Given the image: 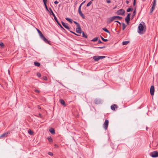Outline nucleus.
I'll return each instance as SVG.
<instances>
[{
	"label": "nucleus",
	"instance_id": "5fc2aeb1",
	"mask_svg": "<svg viewBox=\"0 0 158 158\" xmlns=\"http://www.w3.org/2000/svg\"><path fill=\"white\" fill-rule=\"evenodd\" d=\"M133 13L135 14L136 13V10H134Z\"/></svg>",
	"mask_w": 158,
	"mask_h": 158
},
{
	"label": "nucleus",
	"instance_id": "09e8293b",
	"mask_svg": "<svg viewBox=\"0 0 158 158\" xmlns=\"http://www.w3.org/2000/svg\"><path fill=\"white\" fill-rule=\"evenodd\" d=\"M115 22H117L119 24H121V23L119 22H118V21H115Z\"/></svg>",
	"mask_w": 158,
	"mask_h": 158
},
{
	"label": "nucleus",
	"instance_id": "ea45409f",
	"mask_svg": "<svg viewBox=\"0 0 158 158\" xmlns=\"http://www.w3.org/2000/svg\"><path fill=\"white\" fill-rule=\"evenodd\" d=\"M106 2L108 3H111V1L110 0H107Z\"/></svg>",
	"mask_w": 158,
	"mask_h": 158
},
{
	"label": "nucleus",
	"instance_id": "4c0bfd02",
	"mask_svg": "<svg viewBox=\"0 0 158 158\" xmlns=\"http://www.w3.org/2000/svg\"><path fill=\"white\" fill-rule=\"evenodd\" d=\"M37 75L38 77H40L41 76V74L40 73H38L37 74Z\"/></svg>",
	"mask_w": 158,
	"mask_h": 158
},
{
	"label": "nucleus",
	"instance_id": "f704fd0d",
	"mask_svg": "<svg viewBox=\"0 0 158 158\" xmlns=\"http://www.w3.org/2000/svg\"><path fill=\"white\" fill-rule=\"evenodd\" d=\"M48 154L50 156H52L53 154V153L52 152H49L48 153Z\"/></svg>",
	"mask_w": 158,
	"mask_h": 158
},
{
	"label": "nucleus",
	"instance_id": "aec40b11",
	"mask_svg": "<svg viewBox=\"0 0 158 158\" xmlns=\"http://www.w3.org/2000/svg\"><path fill=\"white\" fill-rule=\"evenodd\" d=\"M65 19L71 23H72L73 22V20L69 18H66Z\"/></svg>",
	"mask_w": 158,
	"mask_h": 158
},
{
	"label": "nucleus",
	"instance_id": "39448f33",
	"mask_svg": "<svg viewBox=\"0 0 158 158\" xmlns=\"http://www.w3.org/2000/svg\"><path fill=\"white\" fill-rule=\"evenodd\" d=\"M109 123V121L108 120H106L105 122L103 124V127L105 130H106L107 129V127Z\"/></svg>",
	"mask_w": 158,
	"mask_h": 158
},
{
	"label": "nucleus",
	"instance_id": "a211bd4d",
	"mask_svg": "<svg viewBox=\"0 0 158 158\" xmlns=\"http://www.w3.org/2000/svg\"><path fill=\"white\" fill-rule=\"evenodd\" d=\"M49 131L52 134H55V131L53 128H50L49 129Z\"/></svg>",
	"mask_w": 158,
	"mask_h": 158
},
{
	"label": "nucleus",
	"instance_id": "ddd939ff",
	"mask_svg": "<svg viewBox=\"0 0 158 158\" xmlns=\"http://www.w3.org/2000/svg\"><path fill=\"white\" fill-rule=\"evenodd\" d=\"M82 33V37L85 38H87V34L85 33L83 31H82L81 28L80 27V34H81Z\"/></svg>",
	"mask_w": 158,
	"mask_h": 158
},
{
	"label": "nucleus",
	"instance_id": "4468645a",
	"mask_svg": "<svg viewBox=\"0 0 158 158\" xmlns=\"http://www.w3.org/2000/svg\"><path fill=\"white\" fill-rule=\"evenodd\" d=\"M10 133V132H7L6 133H4V134H2L0 135V138L6 137L7 136L8 134Z\"/></svg>",
	"mask_w": 158,
	"mask_h": 158
},
{
	"label": "nucleus",
	"instance_id": "bf43d9fd",
	"mask_svg": "<svg viewBox=\"0 0 158 158\" xmlns=\"http://www.w3.org/2000/svg\"><path fill=\"white\" fill-rule=\"evenodd\" d=\"M119 10H123L122 9H120Z\"/></svg>",
	"mask_w": 158,
	"mask_h": 158
},
{
	"label": "nucleus",
	"instance_id": "f03ea898",
	"mask_svg": "<svg viewBox=\"0 0 158 158\" xmlns=\"http://www.w3.org/2000/svg\"><path fill=\"white\" fill-rule=\"evenodd\" d=\"M144 28L143 25L142 23H140L138 27V28L140 32H139V33L140 34H142L143 33L141 32L144 31V32H145V30L144 29Z\"/></svg>",
	"mask_w": 158,
	"mask_h": 158
},
{
	"label": "nucleus",
	"instance_id": "4d7b16f0",
	"mask_svg": "<svg viewBox=\"0 0 158 158\" xmlns=\"http://www.w3.org/2000/svg\"><path fill=\"white\" fill-rule=\"evenodd\" d=\"M127 12H129L131 11V10H127Z\"/></svg>",
	"mask_w": 158,
	"mask_h": 158
},
{
	"label": "nucleus",
	"instance_id": "49530a36",
	"mask_svg": "<svg viewBox=\"0 0 158 158\" xmlns=\"http://www.w3.org/2000/svg\"><path fill=\"white\" fill-rule=\"evenodd\" d=\"M153 11V10H151L150 11V13H149L150 15L152 14Z\"/></svg>",
	"mask_w": 158,
	"mask_h": 158
},
{
	"label": "nucleus",
	"instance_id": "e433bc0d",
	"mask_svg": "<svg viewBox=\"0 0 158 158\" xmlns=\"http://www.w3.org/2000/svg\"><path fill=\"white\" fill-rule=\"evenodd\" d=\"M44 4H45V3H47V0H43Z\"/></svg>",
	"mask_w": 158,
	"mask_h": 158
},
{
	"label": "nucleus",
	"instance_id": "bb28decb",
	"mask_svg": "<svg viewBox=\"0 0 158 158\" xmlns=\"http://www.w3.org/2000/svg\"><path fill=\"white\" fill-rule=\"evenodd\" d=\"M123 30H124L126 27V25L124 23H122Z\"/></svg>",
	"mask_w": 158,
	"mask_h": 158
},
{
	"label": "nucleus",
	"instance_id": "864d4df0",
	"mask_svg": "<svg viewBox=\"0 0 158 158\" xmlns=\"http://www.w3.org/2000/svg\"><path fill=\"white\" fill-rule=\"evenodd\" d=\"M38 108L39 109H41L40 107L39 106H38Z\"/></svg>",
	"mask_w": 158,
	"mask_h": 158
},
{
	"label": "nucleus",
	"instance_id": "6ab92c4d",
	"mask_svg": "<svg viewBox=\"0 0 158 158\" xmlns=\"http://www.w3.org/2000/svg\"><path fill=\"white\" fill-rule=\"evenodd\" d=\"M60 102L62 105L64 106H66V104H65L64 101L62 99H60Z\"/></svg>",
	"mask_w": 158,
	"mask_h": 158
},
{
	"label": "nucleus",
	"instance_id": "473e14b6",
	"mask_svg": "<svg viewBox=\"0 0 158 158\" xmlns=\"http://www.w3.org/2000/svg\"><path fill=\"white\" fill-rule=\"evenodd\" d=\"M0 46L2 47H3L4 46V44L2 42H0Z\"/></svg>",
	"mask_w": 158,
	"mask_h": 158
},
{
	"label": "nucleus",
	"instance_id": "052dcab7",
	"mask_svg": "<svg viewBox=\"0 0 158 158\" xmlns=\"http://www.w3.org/2000/svg\"><path fill=\"white\" fill-rule=\"evenodd\" d=\"M61 4H60V5H59V6H61Z\"/></svg>",
	"mask_w": 158,
	"mask_h": 158
},
{
	"label": "nucleus",
	"instance_id": "2f4dec72",
	"mask_svg": "<svg viewBox=\"0 0 158 158\" xmlns=\"http://www.w3.org/2000/svg\"><path fill=\"white\" fill-rule=\"evenodd\" d=\"M92 2L91 1L89 2L87 4V6H90L91 5V4H92Z\"/></svg>",
	"mask_w": 158,
	"mask_h": 158
},
{
	"label": "nucleus",
	"instance_id": "5701e85b",
	"mask_svg": "<svg viewBox=\"0 0 158 158\" xmlns=\"http://www.w3.org/2000/svg\"><path fill=\"white\" fill-rule=\"evenodd\" d=\"M80 15L81 16V17L83 19L85 18V16L82 13L81 10H80Z\"/></svg>",
	"mask_w": 158,
	"mask_h": 158
},
{
	"label": "nucleus",
	"instance_id": "dca6fc26",
	"mask_svg": "<svg viewBox=\"0 0 158 158\" xmlns=\"http://www.w3.org/2000/svg\"><path fill=\"white\" fill-rule=\"evenodd\" d=\"M73 22L77 25L76 31L77 33H79V24L77 22L73 21Z\"/></svg>",
	"mask_w": 158,
	"mask_h": 158
},
{
	"label": "nucleus",
	"instance_id": "9d476101",
	"mask_svg": "<svg viewBox=\"0 0 158 158\" xmlns=\"http://www.w3.org/2000/svg\"><path fill=\"white\" fill-rule=\"evenodd\" d=\"M61 23L62 25L66 29L69 30L70 29V28L69 27L68 24L67 23H65L63 21L61 22Z\"/></svg>",
	"mask_w": 158,
	"mask_h": 158
},
{
	"label": "nucleus",
	"instance_id": "7c9ffc66",
	"mask_svg": "<svg viewBox=\"0 0 158 158\" xmlns=\"http://www.w3.org/2000/svg\"><path fill=\"white\" fill-rule=\"evenodd\" d=\"M114 17H117V18H115V20L116 19H121L122 18V17H120L119 16H114Z\"/></svg>",
	"mask_w": 158,
	"mask_h": 158
},
{
	"label": "nucleus",
	"instance_id": "e2e57ef3",
	"mask_svg": "<svg viewBox=\"0 0 158 158\" xmlns=\"http://www.w3.org/2000/svg\"><path fill=\"white\" fill-rule=\"evenodd\" d=\"M79 10H78V13H79Z\"/></svg>",
	"mask_w": 158,
	"mask_h": 158
},
{
	"label": "nucleus",
	"instance_id": "c85d7f7f",
	"mask_svg": "<svg viewBox=\"0 0 158 158\" xmlns=\"http://www.w3.org/2000/svg\"><path fill=\"white\" fill-rule=\"evenodd\" d=\"M98 40V37H96L94 38L93 40H92V41L94 42H95L97 41Z\"/></svg>",
	"mask_w": 158,
	"mask_h": 158
},
{
	"label": "nucleus",
	"instance_id": "69168bd1",
	"mask_svg": "<svg viewBox=\"0 0 158 158\" xmlns=\"http://www.w3.org/2000/svg\"><path fill=\"white\" fill-rule=\"evenodd\" d=\"M92 1H93V0H91Z\"/></svg>",
	"mask_w": 158,
	"mask_h": 158
},
{
	"label": "nucleus",
	"instance_id": "8fccbe9b",
	"mask_svg": "<svg viewBox=\"0 0 158 158\" xmlns=\"http://www.w3.org/2000/svg\"><path fill=\"white\" fill-rule=\"evenodd\" d=\"M39 117H41L42 115H41V114H39Z\"/></svg>",
	"mask_w": 158,
	"mask_h": 158
},
{
	"label": "nucleus",
	"instance_id": "a19ab883",
	"mask_svg": "<svg viewBox=\"0 0 158 158\" xmlns=\"http://www.w3.org/2000/svg\"><path fill=\"white\" fill-rule=\"evenodd\" d=\"M85 2V1H84L83 2L81 5H80V10H81V5L83 4V3Z\"/></svg>",
	"mask_w": 158,
	"mask_h": 158
},
{
	"label": "nucleus",
	"instance_id": "cd10ccee",
	"mask_svg": "<svg viewBox=\"0 0 158 158\" xmlns=\"http://www.w3.org/2000/svg\"><path fill=\"white\" fill-rule=\"evenodd\" d=\"M28 133L31 135H33V133L32 131L30 130H29L28 131Z\"/></svg>",
	"mask_w": 158,
	"mask_h": 158
},
{
	"label": "nucleus",
	"instance_id": "9b49d317",
	"mask_svg": "<svg viewBox=\"0 0 158 158\" xmlns=\"http://www.w3.org/2000/svg\"><path fill=\"white\" fill-rule=\"evenodd\" d=\"M40 38L43 40L45 43L49 44L50 41H48L47 39H46L45 37L43 35L42 36L40 37Z\"/></svg>",
	"mask_w": 158,
	"mask_h": 158
},
{
	"label": "nucleus",
	"instance_id": "79ce46f5",
	"mask_svg": "<svg viewBox=\"0 0 158 158\" xmlns=\"http://www.w3.org/2000/svg\"><path fill=\"white\" fill-rule=\"evenodd\" d=\"M98 43L99 44H102L103 43L100 40H98Z\"/></svg>",
	"mask_w": 158,
	"mask_h": 158
},
{
	"label": "nucleus",
	"instance_id": "423d86ee",
	"mask_svg": "<svg viewBox=\"0 0 158 158\" xmlns=\"http://www.w3.org/2000/svg\"><path fill=\"white\" fill-rule=\"evenodd\" d=\"M151 156L152 157H156L158 156V152L156 151H154L151 153Z\"/></svg>",
	"mask_w": 158,
	"mask_h": 158
},
{
	"label": "nucleus",
	"instance_id": "0eeeda50",
	"mask_svg": "<svg viewBox=\"0 0 158 158\" xmlns=\"http://www.w3.org/2000/svg\"><path fill=\"white\" fill-rule=\"evenodd\" d=\"M155 91L154 87L153 85H152L150 89V93L151 95L153 96L154 94Z\"/></svg>",
	"mask_w": 158,
	"mask_h": 158
},
{
	"label": "nucleus",
	"instance_id": "2eb2a0df",
	"mask_svg": "<svg viewBox=\"0 0 158 158\" xmlns=\"http://www.w3.org/2000/svg\"><path fill=\"white\" fill-rule=\"evenodd\" d=\"M125 12V10H118L116 13L118 15H123Z\"/></svg>",
	"mask_w": 158,
	"mask_h": 158
},
{
	"label": "nucleus",
	"instance_id": "a878e982",
	"mask_svg": "<svg viewBox=\"0 0 158 158\" xmlns=\"http://www.w3.org/2000/svg\"><path fill=\"white\" fill-rule=\"evenodd\" d=\"M129 41H123L122 43V44L123 45H127L129 43Z\"/></svg>",
	"mask_w": 158,
	"mask_h": 158
},
{
	"label": "nucleus",
	"instance_id": "3c124183",
	"mask_svg": "<svg viewBox=\"0 0 158 158\" xmlns=\"http://www.w3.org/2000/svg\"><path fill=\"white\" fill-rule=\"evenodd\" d=\"M105 48V47H99V48Z\"/></svg>",
	"mask_w": 158,
	"mask_h": 158
},
{
	"label": "nucleus",
	"instance_id": "1a4fd4ad",
	"mask_svg": "<svg viewBox=\"0 0 158 158\" xmlns=\"http://www.w3.org/2000/svg\"><path fill=\"white\" fill-rule=\"evenodd\" d=\"M130 14H128L125 18V21L128 24L130 20Z\"/></svg>",
	"mask_w": 158,
	"mask_h": 158
},
{
	"label": "nucleus",
	"instance_id": "6e6d98bb",
	"mask_svg": "<svg viewBox=\"0 0 158 158\" xmlns=\"http://www.w3.org/2000/svg\"><path fill=\"white\" fill-rule=\"evenodd\" d=\"M126 2H127V4H128V3H129V2H128V1H126Z\"/></svg>",
	"mask_w": 158,
	"mask_h": 158
},
{
	"label": "nucleus",
	"instance_id": "58836bf2",
	"mask_svg": "<svg viewBox=\"0 0 158 158\" xmlns=\"http://www.w3.org/2000/svg\"><path fill=\"white\" fill-rule=\"evenodd\" d=\"M34 90L35 92H37V93H39L40 92V91L38 89H35Z\"/></svg>",
	"mask_w": 158,
	"mask_h": 158
},
{
	"label": "nucleus",
	"instance_id": "37998d69",
	"mask_svg": "<svg viewBox=\"0 0 158 158\" xmlns=\"http://www.w3.org/2000/svg\"><path fill=\"white\" fill-rule=\"evenodd\" d=\"M70 32L71 33H73V34H75V35H78H78H77V34H76V33H75L74 32H73V31H70Z\"/></svg>",
	"mask_w": 158,
	"mask_h": 158
},
{
	"label": "nucleus",
	"instance_id": "f257e3e1",
	"mask_svg": "<svg viewBox=\"0 0 158 158\" xmlns=\"http://www.w3.org/2000/svg\"><path fill=\"white\" fill-rule=\"evenodd\" d=\"M48 13L51 15L52 14V15L54 17V19L56 21V22H57V23L58 24V25L60 26V27L61 28H62L63 29H64L63 27H62V26L61 25V24L58 21L57 18L56 17L55 15L52 11V10H47Z\"/></svg>",
	"mask_w": 158,
	"mask_h": 158
},
{
	"label": "nucleus",
	"instance_id": "6e6552de",
	"mask_svg": "<svg viewBox=\"0 0 158 158\" xmlns=\"http://www.w3.org/2000/svg\"><path fill=\"white\" fill-rule=\"evenodd\" d=\"M156 4V0H153L152 4V8L151 10H154L155 8V6Z\"/></svg>",
	"mask_w": 158,
	"mask_h": 158
},
{
	"label": "nucleus",
	"instance_id": "4be33fe9",
	"mask_svg": "<svg viewBox=\"0 0 158 158\" xmlns=\"http://www.w3.org/2000/svg\"><path fill=\"white\" fill-rule=\"evenodd\" d=\"M34 65L36 66L39 67L40 65V64L38 62H35L34 63Z\"/></svg>",
	"mask_w": 158,
	"mask_h": 158
},
{
	"label": "nucleus",
	"instance_id": "c9c22d12",
	"mask_svg": "<svg viewBox=\"0 0 158 158\" xmlns=\"http://www.w3.org/2000/svg\"><path fill=\"white\" fill-rule=\"evenodd\" d=\"M46 3H45V4H44V5H45V8L46 9V10H48V7H47V5H46Z\"/></svg>",
	"mask_w": 158,
	"mask_h": 158
},
{
	"label": "nucleus",
	"instance_id": "72a5a7b5",
	"mask_svg": "<svg viewBox=\"0 0 158 158\" xmlns=\"http://www.w3.org/2000/svg\"><path fill=\"white\" fill-rule=\"evenodd\" d=\"M43 78L44 80L47 81V78L46 76H44Z\"/></svg>",
	"mask_w": 158,
	"mask_h": 158
},
{
	"label": "nucleus",
	"instance_id": "7ed1b4c3",
	"mask_svg": "<svg viewBox=\"0 0 158 158\" xmlns=\"http://www.w3.org/2000/svg\"><path fill=\"white\" fill-rule=\"evenodd\" d=\"M105 57L104 56H94L93 57V59L95 61H98L100 59H102Z\"/></svg>",
	"mask_w": 158,
	"mask_h": 158
},
{
	"label": "nucleus",
	"instance_id": "603ef678",
	"mask_svg": "<svg viewBox=\"0 0 158 158\" xmlns=\"http://www.w3.org/2000/svg\"><path fill=\"white\" fill-rule=\"evenodd\" d=\"M8 72L9 74H10V71L9 70H8Z\"/></svg>",
	"mask_w": 158,
	"mask_h": 158
},
{
	"label": "nucleus",
	"instance_id": "b1692460",
	"mask_svg": "<svg viewBox=\"0 0 158 158\" xmlns=\"http://www.w3.org/2000/svg\"><path fill=\"white\" fill-rule=\"evenodd\" d=\"M102 30L103 31H105L109 34H110V32H109V31L106 28H105V27L103 28H102Z\"/></svg>",
	"mask_w": 158,
	"mask_h": 158
},
{
	"label": "nucleus",
	"instance_id": "20e7f679",
	"mask_svg": "<svg viewBox=\"0 0 158 158\" xmlns=\"http://www.w3.org/2000/svg\"><path fill=\"white\" fill-rule=\"evenodd\" d=\"M117 18V17H112L108 18L107 21V23L108 24L110 23L114 20H115V18Z\"/></svg>",
	"mask_w": 158,
	"mask_h": 158
},
{
	"label": "nucleus",
	"instance_id": "f3484780",
	"mask_svg": "<svg viewBox=\"0 0 158 158\" xmlns=\"http://www.w3.org/2000/svg\"><path fill=\"white\" fill-rule=\"evenodd\" d=\"M118 107V106L116 104H114L111 106V109L113 110H115V108H117Z\"/></svg>",
	"mask_w": 158,
	"mask_h": 158
},
{
	"label": "nucleus",
	"instance_id": "680f3d73",
	"mask_svg": "<svg viewBox=\"0 0 158 158\" xmlns=\"http://www.w3.org/2000/svg\"><path fill=\"white\" fill-rule=\"evenodd\" d=\"M50 10H52L51 9V8H50Z\"/></svg>",
	"mask_w": 158,
	"mask_h": 158
},
{
	"label": "nucleus",
	"instance_id": "0e129e2a",
	"mask_svg": "<svg viewBox=\"0 0 158 158\" xmlns=\"http://www.w3.org/2000/svg\"><path fill=\"white\" fill-rule=\"evenodd\" d=\"M56 144H55V146H56Z\"/></svg>",
	"mask_w": 158,
	"mask_h": 158
},
{
	"label": "nucleus",
	"instance_id": "13d9d810",
	"mask_svg": "<svg viewBox=\"0 0 158 158\" xmlns=\"http://www.w3.org/2000/svg\"><path fill=\"white\" fill-rule=\"evenodd\" d=\"M96 101H97V100L96 101H95V103H97L96 102Z\"/></svg>",
	"mask_w": 158,
	"mask_h": 158
},
{
	"label": "nucleus",
	"instance_id": "412c9836",
	"mask_svg": "<svg viewBox=\"0 0 158 158\" xmlns=\"http://www.w3.org/2000/svg\"><path fill=\"white\" fill-rule=\"evenodd\" d=\"M37 29V31L38 32V33L39 34V35L40 36V37L41 36H42L43 35V34L41 32V31L37 29Z\"/></svg>",
	"mask_w": 158,
	"mask_h": 158
},
{
	"label": "nucleus",
	"instance_id": "a18cd8bd",
	"mask_svg": "<svg viewBox=\"0 0 158 158\" xmlns=\"http://www.w3.org/2000/svg\"><path fill=\"white\" fill-rule=\"evenodd\" d=\"M58 3V2L57 1H55L54 2V3L55 4H57Z\"/></svg>",
	"mask_w": 158,
	"mask_h": 158
},
{
	"label": "nucleus",
	"instance_id": "c03bdc74",
	"mask_svg": "<svg viewBox=\"0 0 158 158\" xmlns=\"http://www.w3.org/2000/svg\"><path fill=\"white\" fill-rule=\"evenodd\" d=\"M135 2H136V0H134L133 5H134V6H135Z\"/></svg>",
	"mask_w": 158,
	"mask_h": 158
},
{
	"label": "nucleus",
	"instance_id": "393cba45",
	"mask_svg": "<svg viewBox=\"0 0 158 158\" xmlns=\"http://www.w3.org/2000/svg\"><path fill=\"white\" fill-rule=\"evenodd\" d=\"M47 139L49 142H52V139L51 137H48Z\"/></svg>",
	"mask_w": 158,
	"mask_h": 158
},
{
	"label": "nucleus",
	"instance_id": "c756f323",
	"mask_svg": "<svg viewBox=\"0 0 158 158\" xmlns=\"http://www.w3.org/2000/svg\"><path fill=\"white\" fill-rule=\"evenodd\" d=\"M101 38L102 40L104 42H107L108 41V40L107 39H104L102 36H101Z\"/></svg>",
	"mask_w": 158,
	"mask_h": 158
},
{
	"label": "nucleus",
	"instance_id": "f8f14e48",
	"mask_svg": "<svg viewBox=\"0 0 158 158\" xmlns=\"http://www.w3.org/2000/svg\"><path fill=\"white\" fill-rule=\"evenodd\" d=\"M40 38L43 40L45 43L49 44L50 41H48L47 39H46L45 37L43 35L42 36L40 37Z\"/></svg>",
	"mask_w": 158,
	"mask_h": 158
},
{
	"label": "nucleus",
	"instance_id": "de8ad7c7",
	"mask_svg": "<svg viewBox=\"0 0 158 158\" xmlns=\"http://www.w3.org/2000/svg\"><path fill=\"white\" fill-rule=\"evenodd\" d=\"M127 10H133L131 8H128Z\"/></svg>",
	"mask_w": 158,
	"mask_h": 158
}]
</instances>
